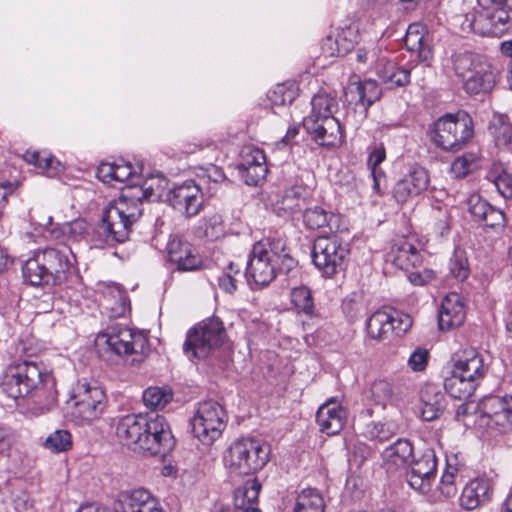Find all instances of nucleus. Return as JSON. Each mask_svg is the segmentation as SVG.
<instances>
[{
    "instance_id": "obj_43",
    "label": "nucleus",
    "mask_w": 512,
    "mask_h": 512,
    "mask_svg": "<svg viewBox=\"0 0 512 512\" xmlns=\"http://www.w3.org/2000/svg\"><path fill=\"white\" fill-rule=\"evenodd\" d=\"M387 311L378 310L374 312L366 322L368 335L376 340H383L391 333Z\"/></svg>"
},
{
    "instance_id": "obj_3",
    "label": "nucleus",
    "mask_w": 512,
    "mask_h": 512,
    "mask_svg": "<svg viewBox=\"0 0 512 512\" xmlns=\"http://www.w3.org/2000/svg\"><path fill=\"white\" fill-rule=\"evenodd\" d=\"M451 363L452 369L444 380V388L452 398L468 399L487 372L484 358L476 349L465 347L452 355Z\"/></svg>"
},
{
    "instance_id": "obj_30",
    "label": "nucleus",
    "mask_w": 512,
    "mask_h": 512,
    "mask_svg": "<svg viewBox=\"0 0 512 512\" xmlns=\"http://www.w3.org/2000/svg\"><path fill=\"white\" fill-rule=\"evenodd\" d=\"M388 257L396 267L402 270H408L421 263V256L418 249L405 238H399L394 242Z\"/></svg>"
},
{
    "instance_id": "obj_34",
    "label": "nucleus",
    "mask_w": 512,
    "mask_h": 512,
    "mask_svg": "<svg viewBox=\"0 0 512 512\" xmlns=\"http://www.w3.org/2000/svg\"><path fill=\"white\" fill-rule=\"evenodd\" d=\"M508 407H512V396L506 395L504 397L488 396L485 397L479 404V425H491L490 419L498 413L503 412Z\"/></svg>"
},
{
    "instance_id": "obj_10",
    "label": "nucleus",
    "mask_w": 512,
    "mask_h": 512,
    "mask_svg": "<svg viewBox=\"0 0 512 512\" xmlns=\"http://www.w3.org/2000/svg\"><path fill=\"white\" fill-rule=\"evenodd\" d=\"M473 121L468 113L445 114L434 124L433 141L446 151H458L472 138Z\"/></svg>"
},
{
    "instance_id": "obj_16",
    "label": "nucleus",
    "mask_w": 512,
    "mask_h": 512,
    "mask_svg": "<svg viewBox=\"0 0 512 512\" xmlns=\"http://www.w3.org/2000/svg\"><path fill=\"white\" fill-rule=\"evenodd\" d=\"M169 195L168 203L186 217H193L202 209L203 192L200 184L194 180L174 185Z\"/></svg>"
},
{
    "instance_id": "obj_37",
    "label": "nucleus",
    "mask_w": 512,
    "mask_h": 512,
    "mask_svg": "<svg viewBox=\"0 0 512 512\" xmlns=\"http://www.w3.org/2000/svg\"><path fill=\"white\" fill-rule=\"evenodd\" d=\"M23 159L28 164L34 165L48 177H55L62 170L61 163L52 155L47 153L41 154L37 150H27L23 154Z\"/></svg>"
},
{
    "instance_id": "obj_38",
    "label": "nucleus",
    "mask_w": 512,
    "mask_h": 512,
    "mask_svg": "<svg viewBox=\"0 0 512 512\" xmlns=\"http://www.w3.org/2000/svg\"><path fill=\"white\" fill-rule=\"evenodd\" d=\"M312 111L306 118L334 117L338 109V102L335 96L327 92L315 94L311 100Z\"/></svg>"
},
{
    "instance_id": "obj_14",
    "label": "nucleus",
    "mask_w": 512,
    "mask_h": 512,
    "mask_svg": "<svg viewBox=\"0 0 512 512\" xmlns=\"http://www.w3.org/2000/svg\"><path fill=\"white\" fill-rule=\"evenodd\" d=\"M508 6L483 7L482 12L468 13L462 27L481 36H501L510 28Z\"/></svg>"
},
{
    "instance_id": "obj_9",
    "label": "nucleus",
    "mask_w": 512,
    "mask_h": 512,
    "mask_svg": "<svg viewBox=\"0 0 512 512\" xmlns=\"http://www.w3.org/2000/svg\"><path fill=\"white\" fill-rule=\"evenodd\" d=\"M225 337L222 321L215 317L207 318L187 332L184 353L190 360L205 359L221 346Z\"/></svg>"
},
{
    "instance_id": "obj_24",
    "label": "nucleus",
    "mask_w": 512,
    "mask_h": 512,
    "mask_svg": "<svg viewBox=\"0 0 512 512\" xmlns=\"http://www.w3.org/2000/svg\"><path fill=\"white\" fill-rule=\"evenodd\" d=\"M345 420L346 412L344 408L334 399L322 404L316 414L320 431L329 436L338 434L342 430Z\"/></svg>"
},
{
    "instance_id": "obj_22",
    "label": "nucleus",
    "mask_w": 512,
    "mask_h": 512,
    "mask_svg": "<svg viewBox=\"0 0 512 512\" xmlns=\"http://www.w3.org/2000/svg\"><path fill=\"white\" fill-rule=\"evenodd\" d=\"M428 184V172L422 167H416L396 183L393 196L398 203H406L425 191Z\"/></svg>"
},
{
    "instance_id": "obj_41",
    "label": "nucleus",
    "mask_w": 512,
    "mask_h": 512,
    "mask_svg": "<svg viewBox=\"0 0 512 512\" xmlns=\"http://www.w3.org/2000/svg\"><path fill=\"white\" fill-rule=\"evenodd\" d=\"M370 397L382 407L393 405L397 400L393 384L387 379H376L370 386Z\"/></svg>"
},
{
    "instance_id": "obj_28",
    "label": "nucleus",
    "mask_w": 512,
    "mask_h": 512,
    "mask_svg": "<svg viewBox=\"0 0 512 512\" xmlns=\"http://www.w3.org/2000/svg\"><path fill=\"white\" fill-rule=\"evenodd\" d=\"M412 458L413 446L407 439H398L382 453L383 466L391 473L408 466Z\"/></svg>"
},
{
    "instance_id": "obj_52",
    "label": "nucleus",
    "mask_w": 512,
    "mask_h": 512,
    "mask_svg": "<svg viewBox=\"0 0 512 512\" xmlns=\"http://www.w3.org/2000/svg\"><path fill=\"white\" fill-rule=\"evenodd\" d=\"M296 97V92L293 89V84H277L267 94L268 101L272 106H284L291 104Z\"/></svg>"
},
{
    "instance_id": "obj_15",
    "label": "nucleus",
    "mask_w": 512,
    "mask_h": 512,
    "mask_svg": "<svg viewBox=\"0 0 512 512\" xmlns=\"http://www.w3.org/2000/svg\"><path fill=\"white\" fill-rule=\"evenodd\" d=\"M139 452L150 455H165L174 446L170 426L163 416L146 415V427L142 433Z\"/></svg>"
},
{
    "instance_id": "obj_7",
    "label": "nucleus",
    "mask_w": 512,
    "mask_h": 512,
    "mask_svg": "<svg viewBox=\"0 0 512 512\" xmlns=\"http://www.w3.org/2000/svg\"><path fill=\"white\" fill-rule=\"evenodd\" d=\"M95 346L100 357L104 359H130V363L134 364L142 361L148 341L142 333L117 324L99 333Z\"/></svg>"
},
{
    "instance_id": "obj_58",
    "label": "nucleus",
    "mask_w": 512,
    "mask_h": 512,
    "mask_svg": "<svg viewBox=\"0 0 512 512\" xmlns=\"http://www.w3.org/2000/svg\"><path fill=\"white\" fill-rule=\"evenodd\" d=\"M241 179L249 186H257L263 181L268 172L266 164L238 168Z\"/></svg>"
},
{
    "instance_id": "obj_47",
    "label": "nucleus",
    "mask_w": 512,
    "mask_h": 512,
    "mask_svg": "<svg viewBox=\"0 0 512 512\" xmlns=\"http://www.w3.org/2000/svg\"><path fill=\"white\" fill-rule=\"evenodd\" d=\"M406 472L437 473V458L433 450H426L419 457H414L409 462Z\"/></svg>"
},
{
    "instance_id": "obj_55",
    "label": "nucleus",
    "mask_w": 512,
    "mask_h": 512,
    "mask_svg": "<svg viewBox=\"0 0 512 512\" xmlns=\"http://www.w3.org/2000/svg\"><path fill=\"white\" fill-rule=\"evenodd\" d=\"M490 129L496 144L501 146L503 142H507L512 124L506 115H495L491 121Z\"/></svg>"
},
{
    "instance_id": "obj_23",
    "label": "nucleus",
    "mask_w": 512,
    "mask_h": 512,
    "mask_svg": "<svg viewBox=\"0 0 512 512\" xmlns=\"http://www.w3.org/2000/svg\"><path fill=\"white\" fill-rule=\"evenodd\" d=\"M345 95L347 101L360 109L365 117L368 108L380 99L382 91L375 80L367 79L350 83Z\"/></svg>"
},
{
    "instance_id": "obj_53",
    "label": "nucleus",
    "mask_w": 512,
    "mask_h": 512,
    "mask_svg": "<svg viewBox=\"0 0 512 512\" xmlns=\"http://www.w3.org/2000/svg\"><path fill=\"white\" fill-rule=\"evenodd\" d=\"M478 166L475 153H465L457 157L451 164L450 172L456 178H463Z\"/></svg>"
},
{
    "instance_id": "obj_19",
    "label": "nucleus",
    "mask_w": 512,
    "mask_h": 512,
    "mask_svg": "<svg viewBox=\"0 0 512 512\" xmlns=\"http://www.w3.org/2000/svg\"><path fill=\"white\" fill-rule=\"evenodd\" d=\"M145 427L146 415L128 414L116 421L115 435L121 444L134 451H139Z\"/></svg>"
},
{
    "instance_id": "obj_35",
    "label": "nucleus",
    "mask_w": 512,
    "mask_h": 512,
    "mask_svg": "<svg viewBox=\"0 0 512 512\" xmlns=\"http://www.w3.org/2000/svg\"><path fill=\"white\" fill-rule=\"evenodd\" d=\"M355 37L352 29L341 30L335 37L325 39L323 51L329 56H344L354 47Z\"/></svg>"
},
{
    "instance_id": "obj_12",
    "label": "nucleus",
    "mask_w": 512,
    "mask_h": 512,
    "mask_svg": "<svg viewBox=\"0 0 512 512\" xmlns=\"http://www.w3.org/2000/svg\"><path fill=\"white\" fill-rule=\"evenodd\" d=\"M42 381L40 367L36 363L25 361L7 367L1 380V388L10 398H24L38 389Z\"/></svg>"
},
{
    "instance_id": "obj_29",
    "label": "nucleus",
    "mask_w": 512,
    "mask_h": 512,
    "mask_svg": "<svg viewBox=\"0 0 512 512\" xmlns=\"http://www.w3.org/2000/svg\"><path fill=\"white\" fill-rule=\"evenodd\" d=\"M404 43L409 51L417 53L420 62H429L432 59L429 36L422 24L412 23L408 26Z\"/></svg>"
},
{
    "instance_id": "obj_54",
    "label": "nucleus",
    "mask_w": 512,
    "mask_h": 512,
    "mask_svg": "<svg viewBox=\"0 0 512 512\" xmlns=\"http://www.w3.org/2000/svg\"><path fill=\"white\" fill-rule=\"evenodd\" d=\"M342 310L351 320L358 318L366 310V304L363 296L356 292L349 294L342 302Z\"/></svg>"
},
{
    "instance_id": "obj_50",
    "label": "nucleus",
    "mask_w": 512,
    "mask_h": 512,
    "mask_svg": "<svg viewBox=\"0 0 512 512\" xmlns=\"http://www.w3.org/2000/svg\"><path fill=\"white\" fill-rule=\"evenodd\" d=\"M332 217L333 215L322 207L315 206L305 209L303 213V223L309 229H321L329 226Z\"/></svg>"
},
{
    "instance_id": "obj_48",
    "label": "nucleus",
    "mask_w": 512,
    "mask_h": 512,
    "mask_svg": "<svg viewBox=\"0 0 512 512\" xmlns=\"http://www.w3.org/2000/svg\"><path fill=\"white\" fill-rule=\"evenodd\" d=\"M261 484L256 480L247 481L242 487L235 492V505L244 508L246 505L255 503L259 497Z\"/></svg>"
},
{
    "instance_id": "obj_63",
    "label": "nucleus",
    "mask_w": 512,
    "mask_h": 512,
    "mask_svg": "<svg viewBox=\"0 0 512 512\" xmlns=\"http://www.w3.org/2000/svg\"><path fill=\"white\" fill-rule=\"evenodd\" d=\"M381 50L378 46L371 44L368 47H360L356 51V59L359 63L364 64H375V67L380 63L381 59H384L380 55Z\"/></svg>"
},
{
    "instance_id": "obj_42",
    "label": "nucleus",
    "mask_w": 512,
    "mask_h": 512,
    "mask_svg": "<svg viewBox=\"0 0 512 512\" xmlns=\"http://www.w3.org/2000/svg\"><path fill=\"white\" fill-rule=\"evenodd\" d=\"M459 479L460 475L458 468L448 464L441 476L437 490L432 491V493H436V495L439 497L438 501L454 497L457 493V485Z\"/></svg>"
},
{
    "instance_id": "obj_18",
    "label": "nucleus",
    "mask_w": 512,
    "mask_h": 512,
    "mask_svg": "<svg viewBox=\"0 0 512 512\" xmlns=\"http://www.w3.org/2000/svg\"><path fill=\"white\" fill-rule=\"evenodd\" d=\"M303 126L319 146L334 148L342 143L341 125L335 117L305 118Z\"/></svg>"
},
{
    "instance_id": "obj_45",
    "label": "nucleus",
    "mask_w": 512,
    "mask_h": 512,
    "mask_svg": "<svg viewBox=\"0 0 512 512\" xmlns=\"http://www.w3.org/2000/svg\"><path fill=\"white\" fill-rule=\"evenodd\" d=\"M398 431V426L393 421L370 422L365 427V436L378 442H384L393 437Z\"/></svg>"
},
{
    "instance_id": "obj_60",
    "label": "nucleus",
    "mask_w": 512,
    "mask_h": 512,
    "mask_svg": "<svg viewBox=\"0 0 512 512\" xmlns=\"http://www.w3.org/2000/svg\"><path fill=\"white\" fill-rule=\"evenodd\" d=\"M266 164L264 152L256 147L247 146L241 151L238 168Z\"/></svg>"
},
{
    "instance_id": "obj_31",
    "label": "nucleus",
    "mask_w": 512,
    "mask_h": 512,
    "mask_svg": "<svg viewBox=\"0 0 512 512\" xmlns=\"http://www.w3.org/2000/svg\"><path fill=\"white\" fill-rule=\"evenodd\" d=\"M376 73L389 89L405 86L410 81L409 69L399 67L385 57L376 66Z\"/></svg>"
},
{
    "instance_id": "obj_13",
    "label": "nucleus",
    "mask_w": 512,
    "mask_h": 512,
    "mask_svg": "<svg viewBox=\"0 0 512 512\" xmlns=\"http://www.w3.org/2000/svg\"><path fill=\"white\" fill-rule=\"evenodd\" d=\"M349 249L336 236H319L312 249L314 265L325 277H332L345 267Z\"/></svg>"
},
{
    "instance_id": "obj_21",
    "label": "nucleus",
    "mask_w": 512,
    "mask_h": 512,
    "mask_svg": "<svg viewBox=\"0 0 512 512\" xmlns=\"http://www.w3.org/2000/svg\"><path fill=\"white\" fill-rule=\"evenodd\" d=\"M167 253L169 261L180 271H194L202 266V258L195 248L179 237L168 242Z\"/></svg>"
},
{
    "instance_id": "obj_25",
    "label": "nucleus",
    "mask_w": 512,
    "mask_h": 512,
    "mask_svg": "<svg viewBox=\"0 0 512 512\" xmlns=\"http://www.w3.org/2000/svg\"><path fill=\"white\" fill-rule=\"evenodd\" d=\"M273 211L284 219L293 218L306 206L305 189L292 186L276 196L272 202Z\"/></svg>"
},
{
    "instance_id": "obj_27",
    "label": "nucleus",
    "mask_w": 512,
    "mask_h": 512,
    "mask_svg": "<svg viewBox=\"0 0 512 512\" xmlns=\"http://www.w3.org/2000/svg\"><path fill=\"white\" fill-rule=\"evenodd\" d=\"M492 489L487 479H473L463 488L460 496V505L465 510H474L488 503L491 499Z\"/></svg>"
},
{
    "instance_id": "obj_51",
    "label": "nucleus",
    "mask_w": 512,
    "mask_h": 512,
    "mask_svg": "<svg viewBox=\"0 0 512 512\" xmlns=\"http://www.w3.org/2000/svg\"><path fill=\"white\" fill-rule=\"evenodd\" d=\"M43 445L53 453L66 452L72 447V436L67 430H56L45 439Z\"/></svg>"
},
{
    "instance_id": "obj_40",
    "label": "nucleus",
    "mask_w": 512,
    "mask_h": 512,
    "mask_svg": "<svg viewBox=\"0 0 512 512\" xmlns=\"http://www.w3.org/2000/svg\"><path fill=\"white\" fill-rule=\"evenodd\" d=\"M88 223L83 219H77L72 222L64 223L58 227L51 229V238L59 240L65 238L69 241H79L88 232Z\"/></svg>"
},
{
    "instance_id": "obj_6",
    "label": "nucleus",
    "mask_w": 512,
    "mask_h": 512,
    "mask_svg": "<svg viewBox=\"0 0 512 512\" xmlns=\"http://www.w3.org/2000/svg\"><path fill=\"white\" fill-rule=\"evenodd\" d=\"M270 446L256 437H242L233 441L223 454V464L231 477L254 475L270 459Z\"/></svg>"
},
{
    "instance_id": "obj_5",
    "label": "nucleus",
    "mask_w": 512,
    "mask_h": 512,
    "mask_svg": "<svg viewBox=\"0 0 512 512\" xmlns=\"http://www.w3.org/2000/svg\"><path fill=\"white\" fill-rule=\"evenodd\" d=\"M451 65L455 76L462 82L463 89L472 95L490 92L500 75L496 65L475 53L454 54Z\"/></svg>"
},
{
    "instance_id": "obj_4",
    "label": "nucleus",
    "mask_w": 512,
    "mask_h": 512,
    "mask_svg": "<svg viewBox=\"0 0 512 512\" xmlns=\"http://www.w3.org/2000/svg\"><path fill=\"white\" fill-rule=\"evenodd\" d=\"M74 258L66 245L37 250L24 262L23 277L33 286L57 285L65 279Z\"/></svg>"
},
{
    "instance_id": "obj_46",
    "label": "nucleus",
    "mask_w": 512,
    "mask_h": 512,
    "mask_svg": "<svg viewBox=\"0 0 512 512\" xmlns=\"http://www.w3.org/2000/svg\"><path fill=\"white\" fill-rule=\"evenodd\" d=\"M487 175L500 195L512 202V176L501 165H495Z\"/></svg>"
},
{
    "instance_id": "obj_2",
    "label": "nucleus",
    "mask_w": 512,
    "mask_h": 512,
    "mask_svg": "<svg viewBox=\"0 0 512 512\" xmlns=\"http://www.w3.org/2000/svg\"><path fill=\"white\" fill-rule=\"evenodd\" d=\"M296 265L280 237H267L253 245L246 268L248 281L263 287L269 285L278 272L288 273Z\"/></svg>"
},
{
    "instance_id": "obj_1",
    "label": "nucleus",
    "mask_w": 512,
    "mask_h": 512,
    "mask_svg": "<svg viewBox=\"0 0 512 512\" xmlns=\"http://www.w3.org/2000/svg\"><path fill=\"white\" fill-rule=\"evenodd\" d=\"M171 189L169 180L161 174L151 175L140 187L129 188L106 207L97 233L104 236L107 244L126 241L131 226L142 215V198L168 202Z\"/></svg>"
},
{
    "instance_id": "obj_56",
    "label": "nucleus",
    "mask_w": 512,
    "mask_h": 512,
    "mask_svg": "<svg viewBox=\"0 0 512 512\" xmlns=\"http://www.w3.org/2000/svg\"><path fill=\"white\" fill-rule=\"evenodd\" d=\"M490 129L496 144L501 146L503 142H507L512 124L506 115H495L491 121Z\"/></svg>"
},
{
    "instance_id": "obj_39",
    "label": "nucleus",
    "mask_w": 512,
    "mask_h": 512,
    "mask_svg": "<svg viewBox=\"0 0 512 512\" xmlns=\"http://www.w3.org/2000/svg\"><path fill=\"white\" fill-rule=\"evenodd\" d=\"M294 512H325V502L316 489L302 490L295 502Z\"/></svg>"
},
{
    "instance_id": "obj_33",
    "label": "nucleus",
    "mask_w": 512,
    "mask_h": 512,
    "mask_svg": "<svg viewBox=\"0 0 512 512\" xmlns=\"http://www.w3.org/2000/svg\"><path fill=\"white\" fill-rule=\"evenodd\" d=\"M421 401L420 415L424 421H433L440 416L444 408L443 395L435 386L429 385L422 391Z\"/></svg>"
},
{
    "instance_id": "obj_17",
    "label": "nucleus",
    "mask_w": 512,
    "mask_h": 512,
    "mask_svg": "<svg viewBox=\"0 0 512 512\" xmlns=\"http://www.w3.org/2000/svg\"><path fill=\"white\" fill-rule=\"evenodd\" d=\"M115 512H165L159 499L145 488L124 490L114 502Z\"/></svg>"
},
{
    "instance_id": "obj_59",
    "label": "nucleus",
    "mask_w": 512,
    "mask_h": 512,
    "mask_svg": "<svg viewBox=\"0 0 512 512\" xmlns=\"http://www.w3.org/2000/svg\"><path fill=\"white\" fill-rule=\"evenodd\" d=\"M389 324L391 326V333L400 336L407 332L412 326V318L410 315L401 311L392 310L388 312Z\"/></svg>"
},
{
    "instance_id": "obj_44",
    "label": "nucleus",
    "mask_w": 512,
    "mask_h": 512,
    "mask_svg": "<svg viewBox=\"0 0 512 512\" xmlns=\"http://www.w3.org/2000/svg\"><path fill=\"white\" fill-rule=\"evenodd\" d=\"M173 398V392L168 387H149L143 392V402L151 409L164 408Z\"/></svg>"
},
{
    "instance_id": "obj_26",
    "label": "nucleus",
    "mask_w": 512,
    "mask_h": 512,
    "mask_svg": "<svg viewBox=\"0 0 512 512\" xmlns=\"http://www.w3.org/2000/svg\"><path fill=\"white\" fill-rule=\"evenodd\" d=\"M462 299L457 293H450L442 300L438 313V324L441 330H450L460 326L465 319Z\"/></svg>"
},
{
    "instance_id": "obj_32",
    "label": "nucleus",
    "mask_w": 512,
    "mask_h": 512,
    "mask_svg": "<svg viewBox=\"0 0 512 512\" xmlns=\"http://www.w3.org/2000/svg\"><path fill=\"white\" fill-rule=\"evenodd\" d=\"M102 307L109 312L110 317H121L129 306L126 292L118 284H111L103 292Z\"/></svg>"
},
{
    "instance_id": "obj_8",
    "label": "nucleus",
    "mask_w": 512,
    "mask_h": 512,
    "mask_svg": "<svg viewBox=\"0 0 512 512\" xmlns=\"http://www.w3.org/2000/svg\"><path fill=\"white\" fill-rule=\"evenodd\" d=\"M105 393L95 384L78 381L67 401V414L76 424L90 423L98 419L105 408Z\"/></svg>"
},
{
    "instance_id": "obj_11",
    "label": "nucleus",
    "mask_w": 512,
    "mask_h": 512,
    "mask_svg": "<svg viewBox=\"0 0 512 512\" xmlns=\"http://www.w3.org/2000/svg\"><path fill=\"white\" fill-rule=\"evenodd\" d=\"M226 422L224 408L213 400L198 403L190 419L193 435L204 445H211L221 436Z\"/></svg>"
},
{
    "instance_id": "obj_61",
    "label": "nucleus",
    "mask_w": 512,
    "mask_h": 512,
    "mask_svg": "<svg viewBox=\"0 0 512 512\" xmlns=\"http://www.w3.org/2000/svg\"><path fill=\"white\" fill-rule=\"evenodd\" d=\"M468 211L471 216L477 222H481L491 209L490 205L486 200L482 199L478 194L471 195L467 200Z\"/></svg>"
},
{
    "instance_id": "obj_49",
    "label": "nucleus",
    "mask_w": 512,
    "mask_h": 512,
    "mask_svg": "<svg viewBox=\"0 0 512 512\" xmlns=\"http://www.w3.org/2000/svg\"><path fill=\"white\" fill-rule=\"evenodd\" d=\"M291 302L299 313H303L308 317L314 314V303L311 291L305 287H296L291 291Z\"/></svg>"
},
{
    "instance_id": "obj_64",
    "label": "nucleus",
    "mask_w": 512,
    "mask_h": 512,
    "mask_svg": "<svg viewBox=\"0 0 512 512\" xmlns=\"http://www.w3.org/2000/svg\"><path fill=\"white\" fill-rule=\"evenodd\" d=\"M428 361V350L418 347L410 354L407 360V365L413 372H422L426 369Z\"/></svg>"
},
{
    "instance_id": "obj_62",
    "label": "nucleus",
    "mask_w": 512,
    "mask_h": 512,
    "mask_svg": "<svg viewBox=\"0 0 512 512\" xmlns=\"http://www.w3.org/2000/svg\"><path fill=\"white\" fill-rule=\"evenodd\" d=\"M224 233L222 217L213 214L204 220V236L210 240H216Z\"/></svg>"
},
{
    "instance_id": "obj_57",
    "label": "nucleus",
    "mask_w": 512,
    "mask_h": 512,
    "mask_svg": "<svg viewBox=\"0 0 512 512\" xmlns=\"http://www.w3.org/2000/svg\"><path fill=\"white\" fill-rule=\"evenodd\" d=\"M450 274L458 281H464L468 278L470 269L468 260L463 251H455L449 261Z\"/></svg>"
},
{
    "instance_id": "obj_36",
    "label": "nucleus",
    "mask_w": 512,
    "mask_h": 512,
    "mask_svg": "<svg viewBox=\"0 0 512 512\" xmlns=\"http://www.w3.org/2000/svg\"><path fill=\"white\" fill-rule=\"evenodd\" d=\"M436 475L423 472H405V481L408 486L419 495L426 496L430 502H438L439 497L432 493V486Z\"/></svg>"
},
{
    "instance_id": "obj_20",
    "label": "nucleus",
    "mask_w": 512,
    "mask_h": 512,
    "mask_svg": "<svg viewBox=\"0 0 512 512\" xmlns=\"http://www.w3.org/2000/svg\"><path fill=\"white\" fill-rule=\"evenodd\" d=\"M141 167L136 169L131 163L120 160L113 163L104 162L98 166L97 177L104 183L111 184L113 182L124 183L129 181V186L123 190L122 194L129 188H136L140 183L141 175L139 174Z\"/></svg>"
}]
</instances>
